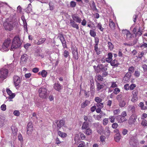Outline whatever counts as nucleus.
I'll list each match as a JSON object with an SVG mask.
<instances>
[{"label":"nucleus","instance_id":"45","mask_svg":"<svg viewBox=\"0 0 147 147\" xmlns=\"http://www.w3.org/2000/svg\"><path fill=\"white\" fill-rule=\"evenodd\" d=\"M141 124L144 127L147 126V121L145 119L142 120Z\"/></svg>","mask_w":147,"mask_h":147},{"label":"nucleus","instance_id":"42","mask_svg":"<svg viewBox=\"0 0 147 147\" xmlns=\"http://www.w3.org/2000/svg\"><path fill=\"white\" fill-rule=\"evenodd\" d=\"M108 46L110 50H112L114 48V46L112 43L109 42H108Z\"/></svg>","mask_w":147,"mask_h":147},{"label":"nucleus","instance_id":"12","mask_svg":"<svg viewBox=\"0 0 147 147\" xmlns=\"http://www.w3.org/2000/svg\"><path fill=\"white\" fill-rule=\"evenodd\" d=\"M28 59V56L26 54H24L22 55L20 58V63L22 65L26 64Z\"/></svg>","mask_w":147,"mask_h":147},{"label":"nucleus","instance_id":"6","mask_svg":"<svg viewBox=\"0 0 147 147\" xmlns=\"http://www.w3.org/2000/svg\"><path fill=\"white\" fill-rule=\"evenodd\" d=\"M8 70L5 68H2L0 69V78L2 80L5 79L7 76Z\"/></svg>","mask_w":147,"mask_h":147},{"label":"nucleus","instance_id":"46","mask_svg":"<svg viewBox=\"0 0 147 147\" xmlns=\"http://www.w3.org/2000/svg\"><path fill=\"white\" fill-rule=\"evenodd\" d=\"M11 129H12L13 133L15 134H16L18 131L17 128L15 127L12 126L11 127Z\"/></svg>","mask_w":147,"mask_h":147},{"label":"nucleus","instance_id":"54","mask_svg":"<svg viewBox=\"0 0 147 147\" xmlns=\"http://www.w3.org/2000/svg\"><path fill=\"white\" fill-rule=\"evenodd\" d=\"M18 139L20 141L21 143L23 142V139L22 135L21 134H18Z\"/></svg>","mask_w":147,"mask_h":147},{"label":"nucleus","instance_id":"16","mask_svg":"<svg viewBox=\"0 0 147 147\" xmlns=\"http://www.w3.org/2000/svg\"><path fill=\"white\" fill-rule=\"evenodd\" d=\"M127 111L131 112L132 114H134L135 112V108L134 106L132 105H129L127 108Z\"/></svg>","mask_w":147,"mask_h":147},{"label":"nucleus","instance_id":"24","mask_svg":"<svg viewBox=\"0 0 147 147\" xmlns=\"http://www.w3.org/2000/svg\"><path fill=\"white\" fill-rule=\"evenodd\" d=\"M90 102L88 100H86L83 102L81 105V107L82 108H84L86 106L90 104Z\"/></svg>","mask_w":147,"mask_h":147},{"label":"nucleus","instance_id":"55","mask_svg":"<svg viewBox=\"0 0 147 147\" xmlns=\"http://www.w3.org/2000/svg\"><path fill=\"white\" fill-rule=\"evenodd\" d=\"M94 87V86H92L90 87V92L92 95H93L95 92Z\"/></svg>","mask_w":147,"mask_h":147},{"label":"nucleus","instance_id":"17","mask_svg":"<svg viewBox=\"0 0 147 147\" xmlns=\"http://www.w3.org/2000/svg\"><path fill=\"white\" fill-rule=\"evenodd\" d=\"M97 67L98 68V70H99V72L100 71H106L107 69L106 67L105 66L102 64H98L97 66Z\"/></svg>","mask_w":147,"mask_h":147},{"label":"nucleus","instance_id":"51","mask_svg":"<svg viewBox=\"0 0 147 147\" xmlns=\"http://www.w3.org/2000/svg\"><path fill=\"white\" fill-rule=\"evenodd\" d=\"M131 75V73H127L125 75L124 78V79H125L127 80H128L129 78L130 77Z\"/></svg>","mask_w":147,"mask_h":147},{"label":"nucleus","instance_id":"25","mask_svg":"<svg viewBox=\"0 0 147 147\" xmlns=\"http://www.w3.org/2000/svg\"><path fill=\"white\" fill-rule=\"evenodd\" d=\"M114 138L115 141L118 142L119 141L121 138V136L119 134H117L115 135Z\"/></svg>","mask_w":147,"mask_h":147},{"label":"nucleus","instance_id":"59","mask_svg":"<svg viewBox=\"0 0 147 147\" xmlns=\"http://www.w3.org/2000/svg\"><path fill=\"white\" fill-rule=\"evenodd\" d=\"M120 110L119 109L115 110L113 111V113L114 115H118L120 113Z\"/></svg>","mask_w":147,"mask_h":147},{"label":"nucleus","instance_id":"37","mask_svg":"<svg viewBox=\"0 0 147 147\" xmlns=\"http://www.w3.org/2000/svg\"><path fill=\"white\" fill-rule=\"evenodd\" d=\"M58 134L61 137L64 138L67 136V134L65 133L62 132L60 131H58Z\"/></svg>","mask_w":147,"mask_h":147},{"label":"nucleus","instance_id":"27","mask_svg":"<svg viewBox=\"0 0 147 147\" xmlns=\"http://www.w3.org/2000/svg\"><path fill=\"white\" fill-rule=\"evenodd\" d=\"M26 11L28 13L32 12V7L30 3L28 5V6L26 9Z\"/></svg>","mask_w":147,"mask_h":147},{"label":"nucleus","instance_id":"38","mask_svg":"<svg viewBox=\"0 0 147 147\" xmlns=\"http://www.w3.org/2000/svg\"><path fill=\"white\" fill-rule=\"evenodd\" d=\"M46 40V39L45 38H40L37 44L38 45H40L44 43Z\"/></svg>","mask_w":147,"mask_h":147},{"label":"nucleus","instance_id":"15","mask_svg":"<svg viewBox=\"0 0 147 147\" xmlns=\"http://www.w3.org/2000/svg\"><path fill=\"white\" fill-rule=\"evenodd\" d=\"M76 22L72 20L71 19L70 20V26H71L72 27L76 28L77 30H78L79 29L78 25L76 23Z\"/></svg>","mask_w":147,"mask_h":147},{"label":"nucleus","instance_id":"26","mask_svg":"<svg viewBox=\"0 0 147 147\" xmlns=\"http://www.w3.org/2000/svg\"><path fill=\"white\" fill-rule=\"evenodd\" d=\"M47 71L44 70H42L41 72H40L38 73L39 75L41 74L43 77H45L47 76Z\"/></svg>","mask_w":147,"mask_h":147},{"label":"nucleus","instance_id":"8","mask_svg":"<svg viewBox=\"0 0 147 147\" xmlns=\"http://www.w3.org/2000/svg\"><path fill=\"white\" fill-rule=\"evenodd\" d=\"M129 144L132 147H136L138 144V141L135 137L133 136L131 138Z\"/></svg>","mask_w":147,"mask_h":147},{"label":"nucleus","instance_id":"22","mask_svg":"<svg viewBox=\"0 0 147 147\" xmlns=\"http://www.w3.org/2000/svg\"><path fill=\"white\" fill-rule=\"evenodd\" d=\"M54 88L56 90L59 91L61 89V86L59 83H55L54 86Z\"/></svg>","mask_w":147,"mask_h":147},{"label":"nucleus","instance_id":"19","mask_svg":"<svg viewBox=\"0 0 147 147\" xmlns=\"http://www.w3.org/2000/svg\"><path fill=\"white\" fill-rule=\"evenodd\" d=\"M32 123L30 122L28 123L27 125V133L28 134H30V132H32Z\"/></svg>","mask_w":147,"mask_h":147},{"label":"nucleus","instance_id":"3","mask_svg":"<svg viewBox=\"0 0 147 147\" xmlns=\"http://www.w3.org/2000/svg\"><path fill=\"white\" fill-rule=\"evenodd\" d=\"M38 91L39 96L40 98L46 99L47 98L48 93L47 89L44 88H40L38 89Z\"/></svg>","mask_w":147,"mask_h":147},{"label":"nucleus","instance_id":"13","mask_svg":"<svg viewBox=\"0 0 147 147\" xmlns=\"http://www.w3.org/2000/svg\"><path fill=\"white\" fill-rule=\"evenodd\" d=\"M71 17L73 20L78 23H80L82 21L81 18L77 14H74L71 15Z\"/></svg>","mask_w":147,"mask_h":147},{"label":"nucleus","instance_id":"5","mask_svg":"<svg viewBox=\"0 0 147 147\" xmlns=\"http://www.w3.org/2000/svg\"><path fill=\"white\" fill-rule=\"evenodd\" d=\"M13 80L16 88L17 89L19 88L21 82V79L20 77L17 75H15L13 77Z\"/></svg>","mask_w":147,"mask_h":147},{"label":"nucleus","instance_id":"11","mask_svg":"<svg viewBox=\"0 0 147 147\" xmlns=\"http://www.w3.org/2000/svg\"><path fill=\"white\" fill-rule=\"evenodd\" d=\"M58 38H59L61 42L63 47V49L65 48H67V47L66 44V41L63 35L62 34H59Z\"/></svg>","mask_w":147,"mask_h":147},{"label":"nucleus","instance_id":"40","mask_svg":"<svg viewBox=\"0 0 147 147\" xmlns=\"http://www.w3.org/2000/svg\"><path fill=\"white\" fill-rule=\"evenodd\" d=\"M138 100V97L137 95H132V98L131 101L133 102H135L137 101Z\"/></svg>","mask_w":147,"mask_h":147},{"label":"nucleus","instance_id":"33","mask_svg":"<svg viewBox=\"0 0 147 147\" xmlns=\"http://www.w3.org/2000/svg\"><path fill=\"white\" fill-rule=\"evenodd\" d=\"M88 127V123L86 122H83L82 128V129H86Z\"/></svg>","mask_w":147,"mask_h":147},{"label":"nucleus","instance_id":"29","mask_svg":"<svg viewBox=\"0 0 147 147\" xmlns=\"http://www.w3.org/2000/svg\"><path fill=\"white\" fill-rule=\"evenodd\" d=\"M69 53V52L67 50H65L63 53V55L66 58H69L70 57Z\"/></svg>","mask_w":147,"mask_h":147},{"label":"nucleus","instance_id":"7","mask_svg":"<svg viewBox=\"0 0 147 147\" xmlns=\"http://www.w3.org/2000/svg\"><path fill=\"white\" fill-rule=\"evenodd\" d=\"M71 49L73 57L75 59H78L79 57L78 49L77 47L75 46H72L71 47Z\"/></svg>","mask_w":147,"mask_h":147},{"label":"nucleus","instance_id":"2","mask_svg":"<svg viewBox=\"0 0 147 147\" xmlns=\"http://www.w3.org/2000/svg\"><path fill=\"white\" fill-rule=\"evenodd\" d=\"M3 26L5 30L10 31L13 28V22L10 18L6 20L3 23Z\"/></svg>","mask_w":147,"mask_h":147},{"label":"nucleus","instance_id":"44","mask_svg":"<svg viewBox=\"0 0 147 147\" xmlns=\"http://www.w3.org/2000/svg\"><path fill=\"white\" fill-rule=\"evenodd\" d=\"M115 117L114 116H110L109 118V119L111 123H114L115 120Z\"/></svg>","mask_w":147,"mask_h":147},{"label":"nucleus","instance_id":"49","mask_svg":"<svg viewBox=\"0 0 147 147\" xmlns=\"http://www.w3.org/2000/svg\"><path fill=\"white\" fill-rule=\"evenodd\" d=\"M110 134V131L108 128H107L105 129V134L107 136H109Z\"/></svg>","mask_w":147,"mask_h":147},{"label":"nucleus","instance_id":"56","mask_svg":"<svg viewBox=\"0 0 147 147\" xmlns=\"http://www.w3.org/2000/svg\"><path fill=\"white\" fill-rule=\"evenodd\" d=\"M96 78L97 80L100 81H102L103 80V78L102 76L100 75H98L96 76Z\"/></svg>","mask_w":147,"mask_h":147},{"label":"nucleus","instance_id":"60","mask_svg":"<svg viewBox=\"0 0 147 147\" xmlns=\"http://www.w3.org/2000/svg\"><path fill=\"white\" fill-rule=\"evenodd\" d=\"M76 2L74 1H71L70 3V7H74L76 6Z\"/></svg>","mask_w":147,"mask_h":147},{"label":"nucleus","instance_id":"4","mask_svg":"<svg viewBox=\"0 0 147 147\" xmlns=\"http://www.w3.org/2000/svg\"><path fill=\"white\" fill-rule=\"evenodd\" d=\"M127 114L125 111L122 112L121 115H119L116 116L115 118L118 123H123L127 121V119L125 117Z\"/></svg>","mask_w":147,"mask_h":147},{"label":"nucleus","instance_id":"32","mask_svg":"<svg viewBox=\"0 0 147 147\" xmlns=\"http://www.w3.org/2000/svg\"><path fill=\"white\" fill-rule=\"evenodd\" d=\"M49 9L50 10H53L55 9L54 4L52 1H50L49 3Z\"/></svg>","mask_w":147,"mask_h":147},{"label":"nucleus","instance_id":"62","mask_svg":"<svg viewBox=\"0 0 147 147\" xmlns=\"http://www.w3.org/2000/svg\"><path fill=\"white\" fill-rule=\"evenodd\" d=\"M140 72L138 71H136L134 73V76L137 78L138 77L140 76Z\"/></svg>","mask_w":147,"mask_h":147},{"label":"nucleus","instance_id":"23","mask_svg":"<svg viewBox=\"0 0 147 147\" xmlns=\"http://www.w3.org/2000/svg\"><path fill=\"white\" fill-rule=\"evenodd\" d=\"M109 24L110 27L111 29H114L115 28V24L111 19L109 20Z\"/></svg>","mask_w":147,"mask_h":147},{"label":"nucleus","instance_id":"31","mask_svg":"<svg viewBox=\"0 0 147 147\" xmlns=\"http://www.w3.org/2000/svg\"><path fill=\"white\" fill-rule=\"evenodd\" d=\"M111 65L112 66H115L117 67L119 65V63H117V61L116 59H114L113 61L110 63Z\"/></svg>","mask_w":147,"mask_h":147},{"label":"nucleus","instance_id":"58","mask_svg":"<svg viewBox=\"0 0 147 147\" xmlns=\"http://www.w3.org/2000/svg\"><path fill=\"white\" fill-rule=\"evenodd\" d=\"M96 105L98 108L100 109L104 107L103 104L101 102L97 103Z\"/></svg>","mask_w":147,"mask_h":147},{"label":"nucleus","instance_id":"28","mask_svg":"<svg viewBox=\"0 0 147 147\" xmlns=\"http://www.w3.org/2000/svg\"><path fill=\"white\" fill-rule=\"evenodd\" d=\"M139 47L141 48L142 49H144L147 47V43L146 42H142V43L140 44L139 45Z\"/></svg>","mask_w":147,"mask_h":147},{"label":"nucleus","instance_id":"53","mask_svg":"<svg viewBox=\"0 0 147 147\" xmlns=\"http://www.w3.org/2000/svg\"><path fill=\"white\" fill-rule=\"evenodd\" d=\"M139 106L141 107L142 109H145L147 108V107L144 106V104L142 102H140L139 103Z\"/></svg>","mask_w":147,"mask_h":147},{"label":"nucleus","instance_id":"14","mask_svg":"<svg viewBox=\"0 0 147 147\" xmlns=\"http://www.w3.org/2000/svg\"><path fill=\"white\" fill-rule=\"evenodd\" d=\"M56 123L57 124V129L58 130L62 127L65 123V121L63 120H61L59 121H57L56 122Z\"/></svg>","mask_w":147,"mask_h":147},{"label":"nucleus","instance_id":"36","mask_svg":"<svg viewBox=\"0 0 147 147\" xmlns=\"http://www.w3.org/2000/svg\"><path fill=\"white\" fill-rule=\"evenodd\" d=\"M119 105L120 107H124L126 105V103L124 100H122L119 101Z\"/></svg>","mask_w":147,"mask_h":147},{"label":"nucleus","instance_id":"47","mask_svg":"<svg viewBox=\"0 0 147 147\" xmlns=\"http://www.w3.org/2000/svg\"><path fill=\"white\" fill-rule=\"evenodd\" d=\"M96 27L98 28L101 31H103L104 28L102 27V25L100 23H98L96 26Z\"/></svg>","mask_w":147,"mask_h":147},{"label":"nucleus","instance_id":"34","mask_svg":"<svg viewBox=\"0 0 147 147\" xmlns=\"http://www.w3.org/2000/svg\"><path fill=\"white\" fill-rule=\"evenodd\" d=\"M96 86V89L97 91L100 90V89L103 88L104 87L103 85L99 83H98L97 84Z\"/></svg>","mask_w":147,"mask_h":147},{"label":"nucleus","instance_id":"43","mask_svg":"<svg viewBox=\"0 0 147 147\" xmlns=\"http://www.w3.org/2000/svg\"><path fill=\"white\" fill-rule=\"evenodd\" d=\"M94 50L96 52L97 54L98 55L100 53V51L99 50V49L98 48V45H95L94 47Z\"/></svg>","mask_w":147,"mask_h":147},{"label":"nucleus","instance_id":"21","mask_svg":"<svg viewBox=\"0 0 147 147\" xmlns=\"http://www.w3.org/2000/svg\"><path fill=\"white\" fill-rule=\"evenodd\" d=\"M97 130L98 134H103L104 133V129L101 125H98Z\"/></svg>","mask_w":147,"mask_h":147},{"label":"nucleus","instance_id":"48","mask_svg":"<svg viewBox=\"0 0 147 147\" xmlns=\"http://www.w3.org/2000/svg\"><path fill=\"white\" fill-rule=\"evenodd\" d=\"M116 99L118 101L123 100L122 95L121 94L118 95L116 97Z\"/></svg>","mask_w":147,"mask_h":147},{"label":"nucleus","instance_id":"41","mask_svg":"<svg viewBox=\"0 0 147 147\" xmlns=\"http://www.w3.org/2000/svg\"><path fill=\"white\" fill-rule=\"evenodd\" d=\"M90 35L92 37H94L96 35V32L94 31V30H90Z\"/></svg>","mask_w":147,"mask_h":147},{"label":"nucleus","instance_id":"35","mask_svg":"<svg viewBox=\"0 0 147 147\" xmlns=\"http://www.w3.org/2000/svg\"><path fill=\"white\" fill-rule=\"evenodd\" d=\"M111 84V86L110 87V88H116L117 87V85L116 84V82H110Z\"/></svg>","mask_w":147,"mask_h":147},{"label":"nucleus","instance_id":"50","mask_svg":"<svg viewBox=\"0 0 147 147\" xmlns=\"http://www.w3.org/2000/svg\"><path fill=\"white\" fill-rule=\"evenodd\" d=\"M94 100L97 103L101 102L102 101L101 98L98 97H96L95 98Z\"/></svg>","mask_w":147,"mask_h":147},{"label":"nucleus","instance_id":"18","mask_svg":"<svg viewBox=\"0 0 147 147\" xmlns=\"http://www.w3.org/2000/svg\"><path fill=\"white\" fill-rule=\"evenodd\" d=\"M6 92L9 96L8 97V99L11 100L15 96V94L13 93L11 90L9 89H7Z\"/></svg>","mask_w":147,"mask_h":147},{"label":"nucleus","instance_id":"39","mask_svg":"<svg viewBox=\"0 0 147 147\" xmlns=\"http://www.w3.org/2000/svg\"><path fill=\"white\" fill-rule=\"evenodd\" d=\"M6 121L4 119L0 118V127L3 126Z\"/></svg>","mask_w":147,"mask_h":147},{"label":"nucleus","instance_id":"63","mask_svg":"<svg viewBox=\"0 0 147 147\" xmlns=\"http://www.w3.org/2000/svg\"><path fill=\"white\" fill-rule=\"evenodd\" d=\"M13 114L15 115L18 116L20 115V112L18 111L15 110L13 112Z\"/></svg>","mask_w":147,"mask_h":147},{"label":"nucleus","instance_id":"20","mask_svg":"<svg viewBox=\"0 0 147 147\" xmlns=\"http://www.w3.org/2000/svg\"><path fill=\"white\" fill-rule=\"evenodd\" d=\"M113 55L111 53H109L108 54L107 57L106 58V61L109 63H110L112 60Z\"/></svg>","mask_w":147,"mask_h":147},{"label":"nucleus","instance_id":"64","mask_svg":"<svg viewBox=\"0 0 147 147\" xmlns=\"http://www.w3.org/2000/svg\"><path fill=\"white\" fill-rule=\"evenodd\" d=\"M129 87V89L131 90H133L136 87V85L135 84H131Z\"/></svg>","mask_w":147,"mask_h":147},{"label":"nucleus","instance_id":"30","mask_svg":"<svg viewBox=\"0 0 147 147\" xmlns=\"http://www.w3.org/2000/svg\"><path fill=\"white\" fill-rule=\"evenodd\" d=\"M92 133V129L89 128L87 129H86L85 133L87 135H90Z\"/></svg>","mask_w":147,"mask_h":147},{"label":"nucleus","instance_id":"52","mask_svg":"<svg viewBox=\"0 0 147 147\" xmlns=\"http://www.w3.org/2000/svg\"><path fill=\"white\" fill-rule=\"evenodd\" d=\"M120 92V90L119 89L117 88H116L114 89L113 91V93L115 94H118Z\"/></svg>","mask_w":147,"mask_h":147},{"label":"nucleus","instance_id":"1","mask_svg":"<svg viewBox=\"0 0 147 147\" xmlns=\"http://www.w3.org/2000/svg\"><path fill=\"white\" fill-rule=\"evenodd\" d=\"M11 43L10 39L5 40L2 46H0V50L3 52L6 51H8L9 49L11 50H13L21 46V42L19 36H16L14 37L10 47Z\"/></svg>","mask_w":147,"mask_h":147},{"label":"nucleus","instance_id":"9","mask_svg":"<svg viewBox=\"0 0 147 147\" xmlns=\"http://www.w3.org/2000/svg\"><path fill=\"white\" fill-rule=\"evenodd\" d=\"M122 33L124 35L125 37V38L127 40H130L131 38V34L129 31L126 29L123 30L122 31Z\"/></svg>","mask_w":147,"mask_h":147},{"label":"nucleus","instance_id":"10","mask_svg":"<svg viewBox=\"0 0 147 147\" xmlns=\"http://www.w3.org/2000/svg\"><path fill=\"white\" fill-rule=\"evenodd\" d=\"M137 119V116L136 115L134 114H132L128 120V124L130 125L133 124L136 121Z\"/></svg>","mask_w":147,"mask_h":147},{"label":"nucleus","instance_id":"61","mask_svg":"<svg viewBox=\"0 0 147 147\" xmlns=\"http://www.w3.org/2000/svg\"><path fill=\"white\" fill-rule=\"evenodd\" d=\"M128 71L130 72V73L131 74L134 72V68L133 66L130 67L128 69Z\"/></svg>","mask_w":147,"mask_h":147},{"label":"nucleus","instance_id":"57","mask_svg":"<svg viewBox=\"0 0 147 147\" xmlns=\"http://www.w3.org/2000/svg\"><path fill=\"white\" fill-rule=\"evenodd\" d=\"M85 143L83 141H81L80 142L78 147H85Z\"/></svg>","mask_w":147,"mask_h":147}]
</instances>
